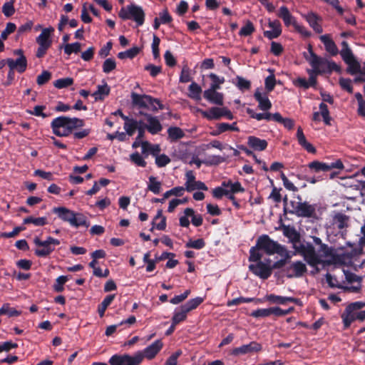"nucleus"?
<instances>
[{
  "label": "nucleus",
  "instance_id": "obj_7",
  "mask_svg": "<svg viewBox=\"0 0 365 365\" xmlns=\"http://www.w3.org/2000/svg\"><path fill=\"white\" fill-rule=\"evenodd\" d=\"M307 50L309 53L308 55L307 53H304L303 56L304 58L309 62L312 68L317 67V65H326L329 64V68L330 70H335V72L340 73L341 71V68L340 66L336 64L333 61H329L325 58H322L317 55L314 51L313 47L311 43H309L307 46Z\"/></svg>",
  "mask_w": 365,
  "mask_h": 365
},
{
  "label": "nucleus",
  "instance_id": "obj_4",
  "mask_svg": "<svg viewBox=\"0 0 365 365\" xmlns=\"http://www.w3.org/2000/svg\"><path fill=\"white\" fill-rule=\"evenodd\" d=\"M130 97L133 107L146 108L153 112H156L158 110H163L165 108L164 105L161 103L160 99L153 98L150 95H140L137 93L132 92Z\"/></svg>",
  "mask_w": 365,
  "mask_h": 365
},
{
  "label": "nucleus",
  "instance_id": "obj_44",
  "mask_svg": "<svg viewBox=\"0 0 365 365\" xmlns=\"http://www.w3.org/2000/svg\"><path fill=\"white\" fill-rule=\"evenodd\" d=\"M341 319L343 321L344 329H348L351 323L356 321L355 314L353 312H349L345 309L344 312L341 314Z\"/></svg>",
  "mask_w": 365,
  "mask_h": 365
},
{
  "label": "nucleus",
  "instance_id": "obj_2",
  "mask_svg": "<svg viewBox=\"0 0 365 365\" xmlns=\"http://www.w3.org/2000/svg\"><path fill=\"white\" fill-rule=\"evenodd\" d=\"M282 249V245L274 241L267 235H262L258 237L255 246L250 250L249 261H257L262 259V254L260 251H263L267 255H272L279 252V250Z\"/></svg>",
  "mask_w": 365,
  "mask_h": 365
},
{
  "label": "nucleus",
  "instance_id": "obj_57",
  "mask_svg": "<svg viewBox=\"0 0 365 365\" xmlns=\"http://www.w3.org/2000/svg\"><path fill=\"white\" fill-rule=\"evenodd\" d=\"M255 30V29L253 24L250 21H247L246 24L241 28L239 35L241 36H250Z\"/></svg>",
  "mask_w": 365,
  "mask_h": 365
},
{
  "label": "nucleus",
  "instance_id": "obj_61",
  "mask_svg": "<svg viewBox=\"0 0 365 365\" xmlns=\"http://www.w3.org/2000/svg\"><path fill=\"white\" fill-rule=\"evenodd\" d=\"M130 160L138 166L145 168L147 165V163L138 152L132 153L130 155Z\"/></svg>",
  "mask_w": 365,
  "mask_h": 365
},
{
  "label": "nucleus",
  "instance_id": "obj_30",
  "mask_svg": "<svg viewBox=\"0 0 365 365\" xmlns=\"http://www.w3.org/2000/svg\"><path fill=\"white\" fill-rule=\"evenodd\" d=\"M110 91V88L108 85L105 83L103 85H98L97 86V91H96L92 96L94 97L95 100L97 101H103L105 97L108 96Z\"/></svg>",
  "mask_w": 365,
  "mask_h": 365
},
{
  "label": "nucleus",
  "instance_id": "obj_33",
  "mask_svg": "<svg viewBox=\"0 0 365 365\" xmlns=\"http://www.w3.org/2000/svg\"><path fill=\"white\" fill-rule=\"evenodd\" d=\"M141 124H143V120H136L134 119H130V120L125 122L124 129L128 135L132 136L135 130H137L138 126Z\"/></svg>",
  "mask_w": 365,
  "mask_h": 365
},
{
  "label": "nucleus",
  "instance_id": "obj_39",
  "mask_svg": "<svg viewBox=\"0 0 365 365\" xmlns=\"http://www.w3.org/2000/svg\"><path fill=\"white\" fill-rule=\"evenodd\" d=\"M187 312L182 308V306L179 308V310L177 309L175 310L173 316L172 317V322L174 324H178L182 322H184L187 319Z\"/></svg>",
  "mask_w": 365,
  "mask_h": 365
},
{
  "label": "nucleus",
  "instance_id": "obj_27",
  "mask_svg": "<svg viewBox=\"0 0 365 365\" xmlns=\"http://www.w3.org/2000/svg\"><path fill=\"white\" fill-rule=\"evenodd\" d=\"M224 107H212L208 110L202 111V115L207 120H219L223 117Z\"/></svg>",
  "mask_w": 365,
  "mask_h": 365
},
{
  "label": "nucleus",
  "instance_id": "obj_41",
  "mask_svg": "<svg viewBox=\"0 0 365 365\" xmlns=\"http://www.w3.org/2000/svg\"><path fill=\"white\" fill-rule=\"evenodd\" d=\"M140 51V48L138 46H133L131 48L122 51L118 53V58L120 59H124L126 58H135Z\"/></svg>",
  "mask_w": 365,
  "mask_h": 365
},
{
  "label": "nucleus",
  "instance_id": "obj_6",
  "mask_svg": "<svg viewBox=\"0 0 365 365\" xmlns=\"http://www.w3.org/2000/svg\"><path fill=\"white\" fill-rule=\"evenodd\" d=\"M118 16L123 20H133L138 26H142L145 22V14L142 7L133 4L122 7Z\"/></svg>",
  "mask_w": 365,
  "mask_h": 365
},
{
  "label": "nucleus",
  "instance_id": "obj_23",
  "mask_svg": "<svg viewBox=\"0 0 365 365\" xmlns=\"http://www.w3.org/2000/svg\"><path fill=\"white\" fill-rule=\"evenodd\" d=\"M277 15L283 20L285 26H287L292 25L295 27V25L298 24L296 21L295 18L289 12L288 8L285 6H282L279 8Z\"/></svg>",
  "mask_w": 365,
  "mask_h": 365
},
{
  "label": "nucleus",
  "instance_id": "obj_59",
  "mask_svg": "<svg viewBox=\"0 0 365 365\" xmlns=\"http://www.w3.org/2000/svg\"><path fill=\"white\" fill-rule=\"evenodd\" d=\"M115 67V61L113 58H109L106 59L103 63V71L106 73H109L113 71Z\"/></svg>",
  "mask_w": 365,
  "mask_h": 365
},
{
  "label": "nucleus",
  "instance_id": "obj_15",
  "mask_svg": "<svg viewBox=\"0 0 365 365\" xmlns=\"http://www.w3.org/2000/svg\"><path fill=\"white\" fill-rule=\"evenodd\" d=\"M146 120L148 123H145L143 120V126L150 134L155 135L159 133L163 130V126L157 116L152 115H146Z\"/></svg>",
  "mask_w": 365,
  "mask_h": 365
},
{
  "label": "nucleus",
  "instance_id": "obj_31",
  "mask_svg": "<svg viewBox=\"0 0 365 365\" xmlns=\"http://www.w3.org/2000/svg\"><path fill=\"white\" fill-rule=\"evenodd\" d=\"M71 225L74 227H85L88 228L90 226V222L83 214L75 212V216Z\"/></svg>",
  "mask_w": 365,
  "mask_h": 365
},
{
  "label": "nucleus",
  "instance_id": "obj_51",
  "mask_svg": "<svg viewBox=\"0 0 365 365\" xmlns=\"http://www.w3.org/2000/svg\"><path fill=\"white\" fill-rule=\"evenodd\" d=\"M68 276L61 275L57 277L56 282L53 284V289L56 292H61L63 291V284L68 280Z\"/></svg>",
  "mask_w": 365,
  "mask_h": 365
},
{
  "label": "nucleus",
  "instance_id": "obj_1",
  "mask_svg": "<svg viewBox=\"0 0 365 365\" xmlns=\"http://www.w3.org/2000/svg\"><path fill=\"white\" fill-rule=\"evenodd\" d=\"M85 125V120L78 118L61 115L54 118L51 123L53 133L58 137L73 135V139H83L91 132L90 128L77 130Z\"/></svg>",
  "mask_w": 365,
  "mask_h": 365
},
{
  "label": "nucleus",
  "instance_id": "obj_60",
  "mask_svg": "<svg viewBox=\"0 0 365 365\" xmlns=\"http://www.w3.org/2000/svg\"><path fill=\"white\" fill-rule=\"evenodd\" d=\"M160 43V39L155 34L153 35V43H152V52L155 59L158 58L160 57V50L159 45Z\"/></svg>",
  "mask_w": 365,
  "mask_h": 365
},
{
  "label": "nucleus",
  "instance_id": "obj_58",
  "mask_svg": "<svg viewBox=\"0 0 365 365\" xmlns=\"http://www.w3.org/2000/svg\"><path fill=\"white\" fill-rule=\"evenodd\" d=\"M14 1H11L5 2L2 6V12L6 17H10L15 13V8L14 6Z\"/></svg>",
  "mask_w": 365,
  "mask_h": 365
},
{
  "label": "nucleus",
  "instance_id": "obj_10",
  "mask_svg": "<svg viewBox=\"0 0 365 365\" xmlns=\"http://www.w3.org/2000/svg\"><path fill=\"white\" fill-rule=\"evenodd\" d=\"M143 360V353L138 351L133 355L115 354L108 360L110 365H140Z\"/></svg>",
  "mask_w": 365,
  "mask_h": 365
},
{
  "label": "nucleus",
  "instance_id": "obj_29",
  "mask_svg": "<svg viewBox=\"0 0 365 365\" xmlns=\"http://www.w3.org/2000/svg\"><path fill=\"white\" fill-rule=\"evenodd\" d=\"M140 146H141L143 154L145 155H148V153H150L153 156H155L160 151V148L159 145H152L148 141H143V143H141V145H140Z\"/></svg>",
  "mask_w": 365,
  "mask_h": 365
},
{
  "label": "nucleus",
  "instance_id": "obj_43",
  "mask_svg": "<svg viewBox=\"0 0 365 365\" xmlns=\"http://www.w3.org/2000/svg\"><path fill=\"white\" fill-rule=\"evenodd\" d=\"M309 168L318 173L320 171L327 172L329 171L328 163L320 162L318 160H314L308 164Z\"/></svg>",
  "mask_w": 365,
  "mask_h": 365
},
{
  "label": "nucleus",
  "instance_id": "obj_8",
  "mask_svg": "<svg viewBox=\"0 0 365 365\" xmlns=\"http://www.w3.org/2000/svg\"><path fill=\"white\" fill-rule=\"evenodd\" d=\"M34 242L38 247V248L36 249L34 251L35 255L38 257H48L55 250V246L59 245L61 243L60 240L51 236L47 237L46 240L44 241L36 237L34 239Z\"/></svg>",
  "mask_w": 365,
  "mask_h": 365
},
{
  "label": "nucleus",
  "instance_id": "obj_26",
  "mask_svg": "<svg viewBox=\"0 0 365 365\" xmlns=\"http://www.w3.org/2000/svg\"><path fill=\"white\" fill-rule=\"evenodd\" d=\"M54 31L52 26L43 29L40 35L36 38V42L38 45H45L51 46L52 41L50 39L51 34Z\"/></svg>",
  "mask_w": 365,
  "mask_h": 365
},
{
  "label": "nucleus",
  "instance_id": "obj_53",
  "mask_svg": "<svg viewBox=\"0 0 365 365\" xmlns=\"http://www.w3.org/2000/svg\"><path fill=\"white\" fill-rule=\"evenodd\" d=\"M236 86L242 91H247L251 88V82L242 76L236 77Z\"/></svg>",
  "mask_w": 365,
  "mask_h": 365
},
{
  "label": "nucleus",
  "instance_id": "obj_13",
  "mask_svg": "<svg viewBox=\"0 0 365 365\" xmlns=\"http://www.w3.org/2000/svg\"><path fill=\"white\" fill-rule=\"evenodd\" d=\"M284 271L288 278H298L302 277L307 272V269L306 264L302 261H296L286 267Z\"/></svg>",
  "mask_w": 365,
  "mask_h": 365
},
{
  "label": "nucleus",
  "instance_id": "obj_64",
  "mask_svg": "<svg viewBox=\"0 0 365 365\" xmlns=\"http://www.w3.org/2000/svg\"><path fill=\"white\" fill-rule=\"evenodd\" d=\"M365 307V302L358 301L349 304L346 307V311L349 312L356 313L360 311L362 308Z\"/></svg>",
  "mask_w": 365,
  "mask_h": 365
},
{
  "label": "nucleus",
  "instance_id": "obj_50",
  "mask_svg": "<svg viewBox=\"0 0 365 365\" xmlns=\"http://www.w3.org/2000/svg\"><path fill=\"white\" fill-rule=\"evenodd\" d=\"M285 297L275 295L274 294H267L264 300L269 302L270 304H285Z\"/></svg>",
  "mask_w": 365,
  "mask_h": 365
},
{
  "label": "nucleus",
  "instance_id": "obj_45",
  "mask_svg": "<svg viewBox=\"0 0 365 365\" xmlns=\"http://www.w3.org/2000/svg\"><path fill=\"white\" fill-rule=\"evenodd\" d=\"M34 224L36 226H43L48 223L46 217H34L32 216L27 217L24 219V224Z\"/></svg>",
  "mask_w": 365,
  "mask_h": 365
},
{
  "label": "nucleus",
  "instance_id": "obj_48",
  "mask_svg": "<svg viewBox=\"0 0 365 365\" xmlns=\"http://www.w3.org/2000/svg\"><path fill=\"white\" fill-rule=\"evenodd\" d=\"M159 218H160L161 220L159 223L155 225V228L158 230H164L166 227V217L163 215L162 210H158L157 214L154 217L152 224L155 225V221Z\"/></svg>",
  "mask_w": 365,
  "mask_h": 365
},
{
  "label": "nucleus",
  "instance_id": "obj_55",
  "mask_svg": "<svg viewBox=\"0 0 365 365\" xmlns=\"http://www.w3.org/2000/svg\"><path fill=\"white\" fill-rule=\"evenodd\" d=\"M81 43L78 42L67 43L64 46V53L68 56L72 53H78L81 51Z\"/></svg>",
  "mask_w": 365,
  "mask_h": 365
},
{
  "label": "nucleus",
  "instance_id": "obj_54",
  "mask_svg": "<svg viewBox=\"0 0 365 365\" xmlns=\"http://www.w3.org/2000/svg\"><path fill=\"white\" fill-rule=\"evenodd\" d=\"M46 106H34V109L32 110H27L26 112L31 115H35V116H41L43 118H46L48 116H50V113L47 114L46 113H43V110H45Z\"/></svg>",
  "mask_w": 365,
  "mask_h": 365
},
{
  "label": "nucleus",
  "instance_id": "obj_14",
  "mask_svg": "<svg viewBox=\"0 0 365 365\" xmlns=\"http://www.w3.org/2000/svg\"><path fill=\"white\" fill-rule=\"evenodd\" d=\"M262 349V345L257 341H251L248 344H244L240 347L233 349L230 354L233 356L245 355L252 352L260 351Z\"/></svg>",
  "mask_w": 365,
  "mask_h": 365
},
{
  "label": "nucleus",
  "instance_id": "obj_37",
  "mask_svg": "<svg viewBox=\"0 0 365 365\" xmlns=\"http://www.w3.org/2000/svg\"><path fill=\"white\" fill-rule=\"evenodd\" d=\"M186 216L192 217V223L195 227H200L202 225L203 219L201 215H195V211L192 208L187 207L184 210Z\"/></svg>",
  "mask_w": 365,
  "mask_h": 365
},
{
  "label": "nucleus",
  "instance_id": "obj_24",
  "mask_svg": "<svg viewBox=\"0 0 365 365\" xmlns=\"http://www.w3.org/2000/svg\"><path fill=\"white\" fill-rule=\"evenodd\" d=\"M254 98L258 102L259 109L267 111L272 108V103L267 96L264 95L263 96L259 89H257L255 92Z\"/></svg>",
  "mask_w": 365,
  "mask_h": 365
},
{
  "label": "nucleus",
  "instance_id": "obj_22",
  "mask_svg": "<svg viewBox=\"0 0 365 365\" xmlns=\"http://www.w3.org/2000/svg\"><path fill=\"white\" fill-rule=\"evenodd\" d=\"M247 145L254 150L262 151L267 148L268 143L264 139H260L256 136L251 135L247 138Z\"/></svg>",
  "mask_w": 365,
  "mask_h": 365
},
{
  "label": "nucleus",
  "instance_id": "obj_56",
  "mask_svg": "<svg viewBox=\"0 0 365 365\" xmlns=\"http://www.w3.org/2000/svg\"><path fill=\"white\" fill-rule=\"evenodd\" d=\"M205 246V242L202 238H199L195 240H190L186 244L185 247L187 248H193L196 250H201Z\"/></svg>",
  "mask_w": 365,
  "mask_h": 365
},
{
  "label": "nucleus",
  "instance_id": "obj_3",
  "mask_svg": "<svg viewBox=\"0 0 365 365\" xmlns=\"http://www.w3.org/2000/svg\"><path fill=\"white\" fill-rule=\"evenodd\" d=\"M335 70H330L329 68V64L326 65H317V67L312 68V70H308L309 79L307 80L305 78L299 77L293 81V84L298 88L307 90L310 87L315 88L317 84V75H322L323 73L331 74Z\"/></svg>",
  "mask_w": 365,
  "mask_h": 365
},
{
  "label": "nucleus",
  "instance_id": "obj_18",
  "mask_svg": "<svg viewBox=\"0 0 365 365\" xmlns=\"http://www.w3.org/2000/svg\"><path fill=\"white\" fill-rule=\"evenodd\" d=\"M305 20L308 22L309 26L317 34H322L323 29L321 25L322 19L314 12H309L304 16Z\"/></svg>",
  "mask_w": 365,
  "mask_h": 365
},
{
  "label": "nucleus",
  "instance_id": "obj_5",
  "mask_svg": "<svg viewBox=\"0 0 365 365\" xmlns=\"http://www.w3.org/2000/svg\"><path fill=\"white\" fill-rule=\"evenodd\" d=\"M341 46L340 55L344 63L347 65L346 73L352 76L356 74L360 75L361 64L354 56L348 42L343 41Z\"/></svg>",
  "mask_w": 365,
  "mask_h": 365
},
{
  "label": "nucleus",
  "instance_id": "obj_63",
  "mask_svg": "<svg viewBox=\"0 0 365 365\" xmlns=\"http://www.w3.org/2000/svg\"><path fill=\"white\" fill-rule=\"evenodd\" d=\"M276 85V78L274 74L268 76L264 81L265 89L267 92H271L274 89Z\"/></svg>",
  "mask_w": 365,
  "mask_h": 365
},
{
  "label": "nucleus",
  "instance_id": "obj_42",
  "mask_svg": "<svg viewBox=\"0 0 365 365\" xmlns=\"http://www.w3.org/2000/svg\"><path fill=\"white\" fill-rule=\"evenodd\" d=\"M21 314L20 311L16 310V309L11 307L9 304H4L0 308V316L6 314L9 317H18Z\"/></svg>",
  "mask_w": 365,
  "mask_h": 365
},
{
  "label": "nucleus",
  "instance_id": "obj_36",
  "mask_svg": "<svg viewBox=\"0 0 365 365\" xmlns=\"http://www.w3.org/2000/svg\"><path fill=\"white\" fill-rule=\"evenodd\" d=\"M189 96L196 101L201 100V93L202 92L201 87L195 82L192 83L188 87Z\"/></svg>",
  "mask_w": 365,
  "mask_h": 365
},
{
  "label": "nucleus",
  "instance_id": "obj_40",
  "mask_svg": "<svg viewBox=\"0 0 365 365\" xmlns=\"http://www.w3.org/2000/svg\"><path fill=\"white\" fill-rule=\"evenodd\" d=\"M203 298L197 297L188 300L185 304L182 305V308L185 309L187 312L196 309L200 304L203 302Z\"/></svg>",
  "mask_w": 365,
  "mask_h": 365
},
{
  "label": "nucleus",
  "instance_id": "obj_21",
  "mask_svg": "<svg viewBox=\"0 0 365 365\" xmlns=\"http://www.w3.org/2000/svg\"><path fill=\"white\" fill-rule=\"evenodd\" d=\"M53 212L58 215V217L64 222L71 225L75 212L64 207H58L53 209Z\"/></svg>",
  "mask_w": 365,
  "mask_h": 365
},
{
  "label": "nucleus",
  "instance_id": "obj_47",
  "mask_svg": "<svg viewBox=\"0 0 365 365\" xmlns=\"http://www.w3.org/2000/svg\"><path fill=\"white\" fill-rule=\"evenodd\" d=\"M73 84V79L70 77L59 78L53 82V86L58 89L67 88Z\"/></svg>",
  "mask_w": 365,
  "mask_h": 365
},
{
  "label": "nucleus",
  "instance_id": "obj_16",
  "mask_svg": "<svg viewBox=\"0 0 365 365\" xmlns=\"http://www.w3.org/2000/svg\"><path fill=\"white\" fill-rule=\"evenodd\" d=\"M7 66L9 68L16 70L19 73H23L27 68V58L25 56L18 57L16 59L8 58Z\"/></svg>",
  "mask_w": 365,
  "mask_h": 365
},
{
  "label": "nucleus",
  "instance_id": "obj_20",
  "mask_svg": "<svg viewBox=\"0 0 365 365\" xmlns=\"http://www.w3.org/2000/svg\"><path fill=\"white\" fill-rule=\"evenodd\" d=\"M163 346V344L161 340L155 341L144 349L143 358L146 357L148 359H153L162 349Z\"/></svg>",
  "mask_w": 365,
  "mask_h": 365
},
{
  "label": "nucleus",
  "instance_id": "obj_25",
  "mask_svg": "<svg viewBox=\"0 0 365 365\" xmlns=\"http://www.w3.org/2000/svg\"><path fill=\"white\" fill-rule=\"evenodd\" d=\"M297 138L299 144L309 153H315L316 148L309 143L303 133L302 128L299 126L297 130Z\"/></svg>",
  "mask_w": 365,
  "mask_h": 365
},
{
  "label": "nucleus",
  "instance_id": "obj_19",
  "mask_svg": "<svg viewBox=\"0 0 365 365\" xmlns=\"http://www.w3.org/2000/svg\"><path fill=\"white\" fill-rule=\"evenodd\" d=\"M319 39L324 46V48L327 53L330 55L335 56L339 53V49L331 37L330 34H324L319 36Z\"/></svg>",
  "mask_w": 365,
  "mask_h": 365
},
{
  "label": "nucleus",
  "instance_id": "obj_35",
  "mask_svg": "<svg viewBox=\"0 0 365 365\" xmlns=\"http://www.w3.org/2000/svg\"><path fill=\"white\" fill-rule=\"evenodd\" d=\"M318 252L322 253V255L325 257H330L333 259H336L339 257V255L336 254V250L332 247H329L327 245L324 243L319 246Z\"/></svg>",
  "mask_w": 365,
  "mask_h": 365
},
{
  "label": "nucleus",
  "instance_id": "obj_11",
  "mask_svg": "<svg viewBox=\"0 0 365 365\" xmlns=\"http://www.w3.org/2000/svg\"><path fill=\"white\" fill-rule=\"evenodd\" d=\"M250 262H256L249 265V270L255 276L262 279H267L272 275L270 264L262 262L261 259Z\"/></svg>",
  "mask_w": 365,
  "mask_h": 365
},
{
  "label": "nucleus",
  "instance_id": "obj_38",
  "mask_svg": "<svg viewBox=\"0 0 365 365\" xmlns=\"http://www.w3.org/2000/svg\"><path fill=\"white\" fill-rule=\"evenodd\" d=\"M168 134L170 141H176L182 138L185 135L182 130L178 127H170L168 129Z\"/></svg>",
  "mask_w": 365,
  "mask_h": 365
},
{
  "label": "nucleus",
  "instance_id": "obj_46",
  "mask_svg": "<svg viewBox=\"0 0 365 365\" xmlns=\"http://www.w3.org/2000/svg\"><path fill=\"white\" fill-rule=\"evenodd\" d=\"M148 188L154 194H159L161 189V182L158 181L155 177L150 176Z\"/></svg>",
  "mask_w": 365,
  "mask_h": 365
},
{
  "label": "nucleus",
  "instance_id": "obj_34",
  "mask_svg": "<svg viewBox=\"0 0 365 365\" xmlns=\"http://www.w3.org/2000/svg\"><path fill=\"white\" fill-rule=\"evenodd\" d=\"M115 297V294L107 295L102 302L98 306V313L101 317H103L105 314V312L108 307L113 302Z\"/></svg>",
  "mask_w": 365,
  "mask_h": 365
},
{
  "label": "nucleus",
  "instance_id": "obj_17",
  "mask_svg": "<svg viewBox=\"0 0 365 365\" xmlns=\"http://www.w3.org/2000/svg\"><path fill=\"white\" fill-rule=\"evenodd\" d=\"M217 91L205 90L203 92V97L210 103L222 106L224 104V94Z\"/></svg>",
  "mask_w": 365,
  "mask_h": 365
},
{
  "label": "nucleus",
  "instance_id": "obj_12",
  "mask_svg": "<svg viewBox=\"0 0 365 365\" xmlns=\"http://www.w3.org/2000/svg\"><path fill=\"white\" fill-rule=\"evenodd\" d=\"M316 207L314 205H310L307 202H298L295 210H289V213L296 215L300 217H312L314 215Z\"/></svg>",
  "mask_w": 365,
  "mask_h": 365
},
{
  "label": "nucleus",
  "instance_id": "obj_52",
  "mask_svg": "<svg viewBox=\"0 0 365 365\" xmlns=\"http://www.w3.org/2000/svg\"><path fill=\"white\" fill-rule=\"evenodd\" d=\"M255 300L258 301V302L261 301L259 299L247 298V297H240L235 298L230 301H228L227 306L228 307L236 306V305H239L242 303H249V302H254Z\"/></svg>",
  "mask_w": 365,
  "mask_h": 365
},
{
  "label": "nucleus",
  "instance_id": "obj_28",
  "mask_svg": "<svg viewBox=\"0 0 365 365\" xmlns=\"http://www.w3.org/2000/svg\"><path fill=\"white\" fill-rule=\"evenodd\" d=\"M349 217L346 215L341 212H336L333 217V224L336 225L339 230L344 229L348 227Z\"/></svg>",
  "mask_w": 365,
  "mask_h": 365
},
{
  "label": "nucleus",
  "instance_id": "obj_49",
  "mask_svg": "<svg viewBox=\"0 0 365 365\" xmlns=\"http://www.w3.org/2000/svg\"><path fill=\"white\" fill-rule=\"evenodd\" d=\"M159 218H160L161 220L159 223L155 225V228L158 230H164L166 227V217L163 215L162 210H158L157 214L154 217L152 224L155 225V221Z\"/></svg>",
  "mask_w": 365,
  "mask_h": 365
},
{
  "label": "nucleus",
  "instance_id": "obj_9",
  "mask_svg": "<svg viewBox=\"0 0 365 365\" xmlns=\"http://www.w3.org/2000/svg\"><path fill=\"white\" fill-rule=\"evenodd\" d=\"M295 249L309 266L317 267L322 263L320 256L317 255L314 247L311 243L300 244L298 247H295Z\"/></svg>",
  "mask_w": 365,
  "mask_h": 365
},
{
  "label": "nucleus",
  "instance_id": "obj_32",
  "mask_svg": "<svg viewBox=\"0 0 365 365\" xmlns=\"http://www.w3.org/2000/svg\"><path fill=\"white\" fill-rule=\"evenodd\" d=\"M207 76L212 81L210 88L207 90H220L221 88V85L225 82V77L219 76L214 73H210Z\"/></svg>",
  "mask_w": 365,
  "mask_h": 365
},
{
  "label": "nucleus",
  "instance_id": "obj_62",
  "mask_svg": "<svg viewBox=\"0 0 365 365\" xmlns=\"http://www.w3.org/2000/svg\"><path fill=\"white\" fill-rule=\"evenodd\" d=\"M225 160V158L220 155H212L208 157L207 159L203 161V163H205L207 165H217L223 163Z\"/></svg>",
  "mask_w": 365,
  "mask_h": 365
}]
</instances>
